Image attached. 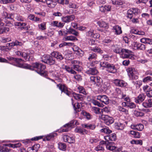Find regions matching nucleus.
<instances>
[{
  "label": "nucleus",
  "instance_id": "nucleus-1",
  "mask_svg": "<svg viewBox=\"0 0 152 152\" xmlns=\"http://www.w3.org/2000/svg\"><path fill=\"white\" fill-rule=\"evenodd\" d=\"M46 66L45 65L37 62L33 63V70H35L38 73L40 74L41 75L45 76L47 78L46 72L45 71L46 68Z\"/></svg>",
  "mask_w": 152,
  "mask_h": 152
},
{
  "label": "nucleus",
  "instance_id": "nucleus-2",
  "mask_svg": "<svg viewBox=\"0 0 152 152\" xmlns=\"http://www.w3.org/2000/svg\"><path fill=\"white\" fill-rule=\"evenodd\" d=\"M132 51L128 49L123 48L120 57L123 58H129L131 59H133L134 58L133 55L132 54Z\"/></svg>",
  "mask_w": 152,
  "mask_h": 152
},
{
  "label": "nucleus",
  "instance_id": "nucleus-3",
  "mask_svg": "<svg viewBox=\"0 0 152 152\" xmlns=\"http://www.w3.org/2000/svg\"><path fill=\"white\" fill-rule=\"evenodd\" d=\"M126 71L128 75L131 79L133 80L138 79L137 72L134 68L129 67L126 69Z\"/></svg>",
  "mask_w": 152,
  "mask_h": 152
},
{
  "label": "nucleus",
  "instance_id": "nucleus-4",
  "mask_svg": "<svg viewBox=\"0 0 152 152\" xmlns=\"http://www.w3.org/2000/svg\"><path fill=\"white\" fill-rule=\"evenodd\" d=\"M99 118L104 121V123L107 125L113 123L114 121V119L112 117L104 114L101 115Z\"/></svg>",
  "mask_w": 152,
  "mask_h": 152
},
{
  "label": "nucleus",
  "instance_id": "nucleus-5",
  "mask_svg": "<svg viewBox=\"0 0 152 152\" xmlns=\"http://www.w3.org/2000/svg\"><path fill=\"white\" fill-rule=\"evenodd\" d=\"M15 53L16 55L18 56H22L26 61H30L31 60H32L33 58L32 57H31L30 56V54L29 53L25 52L22 53L19 51L15 52Z\"/></svg>",
  "mask_w": 152,
  "mask_h": 152
},
{
  "label": "nucleus",
  "instance_id": "nucleus-6",
  "mask_svg": "<svg viewBox=\"0 0 152 152\" xmlns=\"http://www.w3.org/2000/svg\"><path fill=\"white\" fill-rule=\"evenodd\" d=\"M139 10L137 8H132L127 11L128 17L131 19L138 14Z\"/></svg>",
  "mask_w": 152,
  "mask_h": 152
},
{
  "label": "nucleus",
  "instance_id": "nucleus-7",
  "mask_svg": "<svg viewBox=\"0 0 152 152\" xmlns=\"http://www.w3.org/2000/svg\"><path fill=\"white\" fill-rule=\"evenodd\" d=\"M91 64L92 65L91 67L88 66V64H87V66L88 68L86 72V73L88 74H90L93 75H94L98 73V71L94 67H92L93 66V64L91 63Z\"/></svg>",
  "mask_w": 152,
  "mask_h": 152
},
{
  "label": "nucleus",
  "instance_id": "nucleus-8",
  "mask_svg": "<svg viewBox=\"0 0 152 152\" xmlns=\"http://www.w3.org/2000/svg\"><path fill=\"white\" fill-rule=\"evenodd\" d=\"M7 58L9 62L8 63L14 65L15 64V63H18L22 61V59L21 58H17L10 56L7 57Z\"/></svg>",
  "mask_w": 152,
  "mask_h": 152
},
{
  "label": "nucleus",
  "instance_id": "nucleus-9",
  "mask_svg": "<svg viewBox=\"0 0 152 152\" xmlns=\"http://www.w3.org/2000/svg\"><path fill=\"white\" fill-rule=\"evenodd\" d=\"M106 70L109 73L113 74L117 72V69L115 65L109 63L107 66Z\"/></svg>",
  "mask_w": 152,
  "mask_h": 152
},
{
  "label": "nucleus",
  "instance_id": "nucleus-10",
  "mask_svg": "<svg viewBox=\"0 0 152 152\" xmlns=\"http://www.w3.org/2000/svg\"><path fill=\"white\" fill-rule=\"evenodd\" d=\"M113 83L117 86L123 87L126 86L127 84L123 80L116 79L113 80Z\"/></svg>",
  "mask_w": 152,
  "mask_h": 152
},
{
  "label": "nucleus",
  "instance_id": "nucleus-11",
  "mask_svg": "<svg viewBox=\"0 0 152 152\" xmlns=\"http://www.w3.org/2000/svg\"><path fill=\"white\" fill-rule=\"evenodd\" d=\"M75 18L74 15H71L62 17L61 18V20L62 21L65 23H69L73 20Z\"/></svg>",
  "mask_w": 152,
  "mask_h": 152
},
{
  "label": "nucleus",
  "instance_id": "nucleus-12",
  "mask_svg": "<svg viewBox=\"0 0 152 152\" xmlns=\"http://www.w3.org/2000/svg\"><path fill=\"white\" fill-rule=\"evenodd\" d=\"M145 97V96L144 94H141L135 99V102L136 103L140 104L144 100Z\"/></svg>",
  "mask_w": 152,
  "mask_h": 152
},
{
  "label": "nucleus",
  "instance_id": "nucleus-13",
  "mask_svg": "<svg viewBox=\"0 0 152 152\" xmlns=\"http://www.w3.org/2000/svg\"><path fill=\"white\" fill-rule=\"evenodd\" d=\"M75 131L76 133H80L82 135L87 134L88 133V131L86 129L79 127H77L75 129Z\"/></svg>",
  "mask_w": 152,
  "mask_h": 152
},
{
  "label": "nucleus",
  "instance_id": "nucleus-14",
  "mask_svg": "<svg viewBox=\"0 0 152 152\" xmlns=\"http://www.w3.org/2000/svg\"><path fill=\"white\" fill-rule=\"evenodd\" d=\"M111 86L109 81H107L102 83L101 86L100 87L104 90L109 89L111 88Z\"/></svg>",
  "mask_w": 152,
  "mask_h": 152
},
{
  "label": "nucleus",
  "instance_id": "nucleus-15",
  "mask_svg": "<svg viewBox=\"0 0 152 152\" xmlns=\"http://www.w3.org/2000/svg\"><path fill=\"white\" fill-rule=\"evenodd\" d=\"M72 95L74 98L78 101H82L83 100V96L81 94L73 93Z\"/></svg>",
  "mask_w": 152,
  "mask_h": 152
},
{
  "label": "nucleus",
  "instance_id": "nucleus-16",
  "mask_svg": "<svg viewBox=\"0 0 152 152\" xmlns=\"http://www.w3.org/2000/svg\"><path fill=\"white\" fill-rule=\"evenodd\" d=\"M97 56V55L95 53L90 52L89 53L87 58L89 61H91L92 60L96 59Z\"/></svg>",
  "mask_w": 152,
  "mask_h": 152
},
{
  "label": "nucleus",
  "instance_id": "nucleus-17",
  "mask_svg": "<svg viewBox=\"0 0 152 152\" xmlns=\"http://www.w3.org/2000/svg\"><path fill=\"white\" fill-rule=\"evenodd\" d=\"M131 127L133 129H136L138 131H141L144 128V126L141 124L137 125H131Z\"/></svg>",
  "mask_w": 152,
  "mask_h": 152
},
{
  "label": "nucleus",
  "instance_id": "nucleus-18",
  "mask_svg": "<svg viewBox=\"0 0 152 152\" xmlns=\"http://www.w3.org/2000/svg\"><path fill=\"white\" fill-rule=\"evenodd\" d=\"M111 6L110 5H102L100 7L99 10L102 12H105L110 10Z\"/></svg>",
  "mask_w": 152,
  "mask_h": 152
},
{
  "label": "nucleus",
  "instance_id": "nucleus-19",
  "mask_svg": "<svg viewBox=\"0 0 152 152\" xmlns=\"http://www.w3.org/2000/svg\"><path fill=\"white\" fill-rule=\"evenodd\" d=\"M115 128L118 130H122L124 128V124L120 122H115L114 124Z\"/></svg>",
  "mask_w": 152,
  "mask_h": 152
},
{
  "label": "nucleus",
  "instance_id": "nucleus-20",
  "mask_svg": "<svg viewBox=\"0 0 152 152\" xmlns=\"http://www.w3.org/2000/svg\"><path fill=\"white\" fill-rule=\"evenodd\" d=\"M63 39L64 41H74L78 40L77 38L73 36H66L64 37Z\"/></svg>",
  "mask_w": 152,
  "mask_h": 152
},
{
  "label": "nucleus",
  "instance_id": "nucleus-21",
  "mask_svg": "<svg viewBox=\"0 0 152 152\" xmlns=\"http://www.w3.org/2000/svg\"><path fill=\"white\" fill-rule=\"evenodd\" d=\"M97 24L100 27L105 29L108 28V24L102 20H99L97 22Z\"/></svg>",
  "mask_w": 152,
  "mask_h": 152
},
{
  "label": "nucleus",
  "instance_id": "nucleus-22",
  "mask_svg": "<svg viewBox=\"0 0 152 152\" xmlns=\"http://www.w3.org/2000/svg\"><path fill=\"white\" fill-rule=\"evenodd\" d=\"M72 68L67 66H65L64 68V69L68 73L74 75L76 74V72Z\"/></svg>",
  "mask_w": 152,
  "mask_h": 152
},
{
  "label": "nucleus",
  "instance_id": "nucleus-23",
  "mask_svg": "<svg viewBox=\"0 0 152 152\" xmlns=\"http://www.w3.org/2000/svg\"><path fill=\"white\" fill-rule=\"evenodd\" d=\"M143 106L145 108L151 107H152V99H149L148 101L143 102Z\"/></svg>",
  "mask_w": 152,
  "mask_h": 152
},
{
  "label": "nucleus",
  "instance_id": "nucleus-24",
  "mask_svg": "<svg viewBox=\"0 0 152 152\" xmlns=\"http://www.w3.org/2000/svg\"><path fill=\"white\" fill-rule=\"evenodd\" d=\"M102 79L100 77L97 76L94 84H96V86H97L98 87H100L102 83Z\"/></svg>",
  "mask_w": 152,
  "mask_h": 152
},
{
  "label": "nucleus",
  "instance_id": "nucleus-25",
  "mask_svg": "<svg viewBox=\"0 0 152 152\" xmlns=\"http://www.w3.org/2000/svg\"><path fill=\"white\" fill-rule=\"evenodd\" d=\"M113 143V142H110V144L106 145V148L109 150L113 151H116L118 150V149L116 147L111 145Z\"/></svg>",
  "mask_w": 152,
  "mask_h": 152
},
{
  "label": "nucleus",
  "instance_id": "nucleus-26",
  "mask_svg": "<svg viewBox=\"0 0 152 152\" xmlns=\"http://www.w3.org/2000/svg\"><path fill=\"white\" fill-rule=\"evenodd\" d=\"M15 18L17 20L19 21L26 22V19L23 16L19 14H16Z\"/></svg>",
  "mask_w": 152,
  "mask_h": 152
},
{
  "label": "nucleus",
  "instance_id": "nucleus-27",
  "mask_svg": "<svg viewBox=\"0 0 152 152\" xmlns=\"http://www.w3.org/2000/svg\"><path fill=\"white\" fill-rule=\"evenodd\" d=\"M78 125L77 121L76 120H73L70 121L69 123L66 124L64 125V126L65 127H71L72 126L74 125Z\"/></svg>",
  "mask_w": 152,
  "mask_h": 152
},
{
  "label": "nucleus",
  "instance_id": "nucleus-28",
  "mask_svg": "<svg viewBox=\"0 0 152 152\" xmlns=\"http://www.w3.org/2000/svg\"><path fill=\"white\" fill-rule=\"evenodd\" d=\"M105 139L107 140H108V139H109L111 141H115L116 139V135L114 133H113L109 136H107Z\"/></svg>",
  "mask_w": 152,
  "mask_h": 152
},
{
  "label": "nucleus",
  "instance_id": "nucleus-29",
  "mask_svg": "<svg viewBox=\"0 0 152 152\" xmlns=\"http://www.w3.org/2000/svg\"><path fill=\"white\" fill-rule=\"evenodd\" d=\"M113 28L115 31V34H119L122 32L121 27L118 26L116 25L113 26Z\"/></svg>",
  "mask_w": 152,
  "mask_h": 152
},
{
  "label": "nucleus",
  "instance_id": "nucleus-30",
  "mask_svg": "<svg viewBox=\"0 0 152 152\" xmlns=\"http://www.w3.org/2000/svg\"><path fill=\"white\" fill-rule=\"evenodd\" d=\"M91 50L94 51V52H98L100 54L103 53V51L100 48L97 46H95V47L91 48Z\"/></svg>",
  "mask_w": 152,
  "mask_h": 152
},
{
  "label": "nucleus",
  "instance_id": "nucleus-31",
  "mask_svg": "<svg viewBox=\"0 0 152 152\" xmlns=\"http://www.w3.org/2000/svg\"><path fill=\"white\" fill-rule=\"evenodd\" d=\"M10 31V29L7 27L0 28V34H2Z\"/></svg>",
  "mask_w": 152,
  "mask_h": 152
},
{
  "label": "nucleus",
  "instance_id": "nucleus-32",
  "mask_svg": "<svg viewBox=\"0 0 152 152\" xmlns=\"http://www.w3.org/2000/svg\"><path fill=\"white\" fill-rule=\"evenodd\" d=\"M68 32L70 34H72L75 36H78L79 35V33L75 30L70 28Z\"/></svg>",
  "mask_w": 152,
  "mask_h": 152
},
{
  "label": "nucleus",
  "instance_id": "nucleus-33",
  "mask_svg": "<svg viewBox=\"0 0 152 152\" xmlns=\"http://www.w3.org/2000/svg\"><path fill=\"white\" fill-rule=\"evenodd\" d=\"M100 132L106 134H109L112 133V131L110 130L108 127H105L100 130Z\"/></svg>",
  "mask_w": 152,
  "mask_h": 152
},
{
  "label": "nucleus",
  "instance_id": "nucleus-34",
  "mask_svg": "<svg viewBox=\"0 0 152 152\" xmlns=\"http://www.w3.org/2000/svg\"><path fill=\"white\" fill-rule=\"evenodd\" d=\"M73 69L78 72H80L82 69L81 66L78 64H73Z\"/></svg>",
  "mask_w": 152,
  "mask_h": 152
},
{
  "label": "nucleus",
  "instance_id": "nucleus-35",
  "mask_svg": "<svg viewBox=\"0 0 152 152\" xmlns=\"http://www.w3.org/2000/svg\"><path fill=\"white\" fill-rule=\"evenodd\" d=\"M130 134L134 135V137L136 138H139L140 135V133L138 132H136L134 131H130Z\"/></svg>",
  "mask_w": 152,
  "mask_h": 152
},
{
  "label": "nucleus",
  "instance_id": "nucleus-36",
  "mask_svg": "<svg viewBox=\"0 0 152 152\" xmlns=\"http://www.w3.org/2000/svg\"><path fill=\"white\" fill-rule=\"evenodd\" d=\"M22 67L24 69H29L31 70H33V64L31 66L27 64H24L22 65Z\"/></svg>",
  "mask_w": 152,
  "mask_h": 152
},
{
  "label": "nucleus",
  "instance_id": "nucleus-37",
  "mask_svg": "<svg viewBox=\"0 0 152 152\" xmlns=\"http://www.w3.org/2000/svg\"><path fill=\"white\" fill-rule=\"evenodd\" d=\"M58 148L61 150L65 151L66 150V145L64 143H59L58 144Z\"/></svg>",
  "mask_w": 152,
  "mask_h": 152
},
{
  "label": "nucleus",
  "instance_id": "nucleus-38",
  "mask_svg": "<svg viewBox=\"0 0 152 152\" xmlns=\"http://www.w3.org/2000/svg\"><path fill=\"white\" fill-rule=\"evenodd\" d=\"M94 112L97 114H101L102 115L101 111H100V109L98 107H93L92 108Z\"/></svg>",
  "mask_w": 152,
  "mask_h": 152
},
{
  "label": "nucleus",
  "instance_id": "nucleus-39",
  "mask_svg": "<svg viewBox=\"0 0 152 152\" xmlns=\"http://www.w3.org/2000/svg\"><path fill=\"white\" fill-rule=\"evenodd\" d=\"M56 3L52 0H48V7L53 8L55 7Z\"/></svg>",
  "mask_w": 152,
  "mask_h": 152
},
{
  "label": "nucleus",
  "instance_id": "nucleus-40",
  "mask_svg": "<svg viewBox=\"0 0 152 152\" xmlns=\"http://www.w3.org/2000/svg\"><path fill=\"white\" fill-rule=\"evenodd\" d=\"M118 110L119 111L121 112L126 114H128V110L121 106H118Z\"/></svg>",
  "mask_w": 152,
  "mask_h": 152
},
{
  "label": "nucleus",
  "instance_id": "nucleus-41",
  "mask_svg": "<svg viewBox=\"0 0 152 152\" xmlns=\"http://www.w3.org/2000/svg\"><path fill=\"white\" fill-rule=\"evenodd\" d=\"M112 4L114 5H121L123 2L121 0H111Z\"/></svg>",
  "mask_w": 152,
  "mask_h": 152
},
{
  "label": "nucleus",
  "instance_id": "nucleus-42",
  "mask_svg": "<svg viewBox=\"0 0 152 152\" xmlns=\"http://www.w3.org/2000/svg\"><path fill=\"white\" fill-rule=\"evenodd\" d=\"M108 98L105 95L102 96L101 102L105 104H108L109 103Z\"/></svg>",
  "mask_w": 152,
  "mask_h": 152
},
{
  "label": "nucleus",
  "instance_id": "nucleus-43",
  "mask_svg": "<svg viewBox=\"0 0 152 152\" xmlns=\"http://www.w3.org/2000/svg\"><path fill=\"white\" fill-rule=\"evenodd\" d=\"M82 113L83 115L88 120H89L91 118L92 116L90 113H87L86 111H83Z\"/></svg>",
  "mask_w": 152,
  "mask_h": 152
},
{
  "label": "nucleus",
  "instance_id": "nucleus-44",
  "mask_svg": "<svg viewBox=\"0 0 152 152\" xmlns=\"http://www.w3.org/2000/svg\"><path fill=\"white\" fill-rule=\"evenodd\" d=\"M110 112V109L109 107H105L101 109L102 115L104 114V113H108Z\"/></svg>",
  "mask_w": 152,
  "mask_h": 152
},
{
  "label": "nucleus",
  "instance_id": "nucleus-45",
  "mask_svg": "<svg viewBox=\"0 0 152 152\" xmlns=\"http://www.w3.org/2000/svg\"><path fill=\"white\" fill-rule=\"evenodd\" d=\"M78 89L79 91V92L80 93H82L85 95H87L86 91L83 87L81 86H79L78 87Z\"/></svg>",
  "mask_w": 152,
  "mask_h": 152
},
{
  "label": "nucleus",
  "instance_id": "nucleus-46",
  "mask_svg": "<svg viewBox=\"0 0 152 152\" xmlns=\"http://www.w3.org/2000/svg\"><path fill=\"white\" fill-rule=\"evenodd\" d=\"M0 41L2 42L6 43L11 41V39L10 37H3L1 38Z\"/></svg>",
  "mask_w": 152,
  "mask_h": 152
},
{
  "label": "nucleus",
  "instance_id": "nucleus-47",
  "mask_svg": "<svg viewBox=\"0 0 152 152\" xmlns=\"http://www.w3.org/2000/svg\"><path fill=\"white\" fill-rule=\"evenodd\" d=\"M57 135V134L56 133H53L50 134L48 135V141L53 140L54 137Z\"/></svg>",
  "mask_w": 152,
  "mask_h": 152
},
{
  "label": "nucleus",
  "instance_id": "nucleus-48",
  "mask_svg": "<svg viewBox=\"0 0 152 152\" xmlns=\"http://www.w3.org/2000/svg\"><path fill=\"white\" fill-rule=\"evenodd\" d=\"M55 58L49 56V58H48V63L50 65H53L55 63Z\"/></svg>",
  "mask_w": 152,
  "mask_h": 152
},
{
  "label": "nucleus",
  "instance_id": "nucleus-49",
  "mask_svg": "<svg viewBox=\"0 0 152 152\" xmlns=\"http://www.w3.org/2000/svg\"><path fill=\"white\" fill-rule=\"evenodd\" d=\"M122 50L123 48L117 47L113 50V51L116 53L119 54L120 55Z\"/></svg>",
  "mask_w": 152,
  "mask_h": 152
},
{
  "label": "nucleus",
  "instance_id": "nucleus-50",
  "mask_svg": "<svg viewBox=\"0 0 152 152\" xmlns=\"http://www.w3.org/2000/svg\"><path fill=\"white\" fill-rule=\"evenodd\" d=\"M152 81V77L147 76L143 78L142 81L144 83H147Z\"/></svg>",
  "mask_w": 152,
  "mask_h": 152
},
{
  "label": "nucleus",
  "instance_id": "nucleus-51",
  "mask_svg": "<svg viewBox=\"0 0 152 152\" xmlns=\"http://www.w3.org/2000/svg\"><path fill=\"white\" fill-rule=\"evenodd\" d=\"M57 86L58 88L59 89L61 90V93L63 92V91L66 88V87L65 86L63 85L61 83L58 84Z\"/></svg>",
  "mask_w": 152,
  "mask_h": 152
},
{
  "label": "nucleus",
  "instance_id": "nucleus-52",
  "mask_svg": "<svg viewBox=\"0 0 152 152\" xmlns=\"http://www.w3.org/2000/svg\"><path fill=\"white\" fill-rule=\"evenodd\" d=\"M112 55L104 54L102 56V58L104 60L109 61L112 57Z\"/></svg>",
  "mask_w": 152,
  "mask_h": 152
},
{
  "label": "nucleus",
  "instance_id": "nucleus-53",
  "mask_svg": "<svg viewBox=\"0 0 152 152\" xmlns=\"http://www.w3.org/2000/svg\"><path fill=\"white\" fill-rule=\"evenodd\" d=\"M15 26H26L27 23L26 22L21 23L20 22H16L14 23Z\"/></svg>",
  "mask_w": 152,
  "mask_h": 152
},
{
  "label": "nucleus",
  "instance_id": "nucleus-54",
  "mask_svg": "<svg viewBox=\"0 0 152 152\" xmlns=\"http://www.w3.org/2000/svg\"><path fill=\"white\" fill-rule=\"evenodd\" d=\"M95 150L97 151H103L104 150V147L102 145H99L95 148Z\"/></svg>",
  "mask_w": 152,
  "mask_h": 152
},
{
  "label": "nucleus",
  "instance_id": "nucleus-55",
  "mask_svg": "<svg viewBox=\"0 0 152 152\" xmlns=\"http://www.w3.org/2000/svg\"><path fill=\"white\" fill-rule=\"evenodd\" d=\"M38 27L39 29L41 30H45L46 29L45 23H43L40 24L39 25Z\"/></svg>",
  "mask_w": 152,
  "mask_h": 152
},
{
  "label": "nucleus",
  "instance_id": "nucleus-56",
  "mask_svg": "<svg viewBox=\"0 0 152 152\" xmlns=\"http://www.w3.org/2000/svg\"><path fill=\"white\" fill-rule=\"evenodd\" d=\"M41 61L45 63L46 64L48 62V56L46 55H44L42 57Z\"/></svg>",
  "mask_w": 152,
  "mask_h": 152
},
{
  "label": "nucleus",
  "instance_id": "nucleus-57",
  "mask_svg": "<svg viewBox=\"0 0 152 152\" xmlns=\"http://www.w3.org/2000/svg\"><path fill=\"white\" fill-rule=\"evenodd\" d=\"M56 23H57V21H53L49 22V25L50 26L49 27L50 29H53V27L56 26Z\"/></svg>",
  "mask_w": 152,
  "mask_h": 152
},
{
  "label": "nucleus",
  "instance_id": "nucleus-58",
  "mask_svg": "<svg viewBox=\"0 0 152 152\" xmlns=\"http://www.w3.org/2000/svg\"><path fill=\"white\" fill-rule=\"evenodd\" d=\"M128 105V107L130 108H134L136 107V105L133 102H129Z\"/></svg>",
  "mask_w": 152,
  "mask_h": 152
},
{
  "label": "nucleus",
  "instance_id": "nucleus-59",
  "mask_svg": "<svg viewBox=\"0 0 152 152\" xmlns=\"http://www.w3.org/2000/svg\"><path fill=\"white\" fill-rule=\"evenodd\" d=\"M57 23H56V26L58 28H63L64 25V23H61V22H58L57 21Z\"/></svg>",
  "mask_w": 152,
  "mask_h": 152
},
{
  "label": "nucleus",
  "instance_id": "nucleus-60",
  "mask_svg": "<svg viewBox=\"0 0 152 152\" xmlns=\"http://www.w3.org/2000/svg\"><path fill=\"white\" fill-rule=\"evenodd\" d=\"M73 107L74 108V109L76 112H79V110H80V105L79 104V103H77L76 107H75V104L73 105Z\"/></svg>",
  "mask_w": 152,
  "mask_h": 152
},
{
  "label": "nucleus",
  "instance_id": "nucleus-61",
  "mask_svg": "<svg viewBox=\"0 0 152 152\" xmlns=\"http://www.w3.org/2000/svg\"><path fill=\"white\" fill-rule=\"evenodd\" d=\"M63 92L67 96H70L71 95V94H71V92L68 90L66 87L63 91Z\"/></svg>",
  "mask_w": 152,
  "mask_h": 152
},
{
  "label": "nucleus",
  "instance_id": "nucleus-62",
  "mask_svg": "<svg viewBox=\"0 0 152 152\" xmlns=\"http://www.w3.org/2000/svg\"><path fill=\"white\" fill-rule=\"evenodd\" d=\"M68 7L69 8L76 9L77 7V5L71 2H69L68 4Z\"/></svg>",
  "mask_w": 152,
  "mask_h": 152
},
{
  "label": "nucleus",
  "instance_id": "nucleus-63",
  "mask_svg": "<svg viewBox=\"0 0 152 152\" xmlns=\"http://www.w3.org/2000/svg\"><path fill=\"white\" fill-rule=\"evenodd\" d=\"M14 46H22L23 43L21 42L18 41V40H16L13 42Z\"/></svg>",
  "mask_w": 152,
  "mask_h": 152
},
{
  "label": "nucleus",
  "instance_id": "nucleus-64",
  "mask_svg": "<svg viewBox=\"0 0 152 152\" xmlns=\"http://www.w3.org/2000/svg\"><path fill=\"white\" fill-rule=\"evenodd\" d=\"M146 95L148 97H152V90H150L146 91Z\"/></svg>",
  "mask_w": 152,
  "mask_h": 152
}]
</instances>
